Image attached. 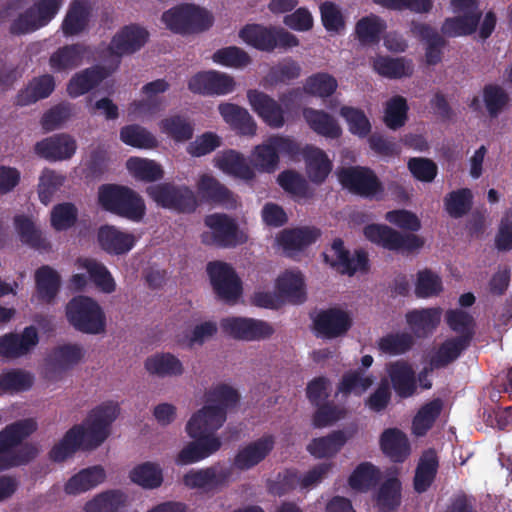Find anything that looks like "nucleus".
Masks as SVG:
<instances>
[{
  "label": "nucleus",
  "mask_w": 512,
  "mask_h": 512,
  "mask_svg": "<svg viewBox=\"0 0 512 512\" xmlns=\"http://www.w3.org/2000/svg\"><path fill=\"white\" fill-rule=\"evenodd\" d=\"M204 223L212 230V234H204L202 241L209 244L208 238H212L213 243L221 248H232L244 244L247 236L240 231L237 223L226 214L214 213L207 215Z\"/></svg>",
  "instance_id": "nucleus-14"
},
{
  "label": "nucleus",
  "mask_w": 512,
  "mask_h": 512,
  "mask_svg": "<svg viewBox=\"0 0 512 512\" xmlns=\"http://www.w3.org/2000/svg\"><path fill=\"white\" fill-rule=\"evenodd\" d=\"M279 185L288 193L305 200H310L314 197L315 192L308 183V181L298 172L293 170H286L278 176Z\"/></svg>",
  "instance_id": "nucleus-54"
},
{
  "label": "nucleus",
  "mask_w": 512,
  "mask_h": 512,
  "mask_svg": "<svg viewBox=\"0 0 512 512\" xmlns=\"http://www.w3.org/2000/svg\"><path fill=\"white\" fill-rule=\"evenodd\" d=\"M88 18L89 11L86 5L82 1H74L62 22L64 35L74 36L81 33L87 26Z\"/></svg>",
  "instance_id": "nucleus-58"
},
{
  "label": "nucleus",
  "mask_w": 512,
  "mask_h": 512,
  "mask_svg": "<svg viewBox=\"0 0 512 512\" xmlns=\"http://www.w3.org/2000/svg\"><path fill=\"white\" fill-rule=\"evenodd\" d=\"M66 318L77 330L97 335L105 331L106 317L100 305L90 297H73L66 305Z\"/></svg>",
  "instance_id": "nucleus-5"
},
{
  "label": "nucleus",
  "mask_w": 512,
  "mask_h": 512,
  "mask_svg": "<svg viewBox=\"0 0 512 512\" xmlns=\"http://www.w3.org/2000/svg\"><path fill=\"white\" fill-rule=\"evenodd\" d=\"M215 295L226 303H235L243 292L242 281L235 269L223 261H211L206 266Z\"/></svg>",
  "instance_id": "nucleus-11"
},
{
  "label": "nucleus",
  "mask_w": 512,
  "mask_h": 512,
  "mask_svg": "<svg viewBox=\"0 0 512 512\" xmlns=\"http://www.w3.org/2000/svg\"><path fill=\"white\" fill-rule=\"evenodd\" d=\"M276 290L283 302L301 304L306 300L304 279L300 273L284 272L276 280Z\"/></svg>",
  "instance_id": "nucleus-39"
},
{
  "label": "nucleus",
  "mask_w": 512,
  "mask_h": 512,
  "mask_svg": "<svg viewBox=\"0 0 512 512\" xmlns=\"http://www.w3.org/2000/svg\"><path fill=\"white\" fill-rule=\"evenodd\" d=\"M470 345L467 337L447 338L431 356L430 365L435 369L445 368L456 361Z\"/></svg>",
  "instance_id": "nucleus-36"
},
{
  "label": "nucleus",
  "mask_w": 512,
  "mask_h": 512,
  "mask_svg": "<svg viewBox=\"0 0 512 512\" xmlns=\"http://www.w3.org/2000/svg\"><path fill=\"white\" fill-rule=\"evenodd\" d=\"M445 321L448 327L458 335L456 337H467L471 344L476 329L474 317L463 309H449L445 313Z\"/></svg>",
  "instance_id": "nucleus-50"
},
{
  "label": "nucleus",
  "mask_w": 512,
  "mask_h": 512,
  "mask_svg": "<svg viewBox=\"0 0 512 512\" xmlns=\"http://www.w3.org/2000/svg\"><path fill=\"white\" fill-rule=\"evenodd\" d=\"M386 23L378 16L371 14L361 18L355 26V33L363 45L378 44Z\"/></svg>",
  "instance_id": "nucleus-52"
},
{
  "label": "nucleus",
  "mask_w": 512,
  "mask_h": 512,
  "mask_svg": "<svg viewBox=\"0 0 512 512\" xmlns=\"http://www.w3.org/2000/svg\"><path fill=\"white\" fill-rule=\"evenodd\" d=\"M159 127L162 133L176 142L188 141L194 134L192 122L188 117L180 114H174L162 119Z\"/></svg>",
  "instance_id": "nucleus-47"
},
{
  "label": "nucleus",
  "mask_w": 512,
  "mask_h": 512,
  "mask_svg": "<svg viewBox=\"0 0 512 512\" xmlns=\"http://www.w3.org/2000/svg\"><path fill=\"white\" fill-rule=\"evenodd\" d=\"M79 265L87 271L90 280L103 292L112 293L115 290V281L103 263L96 259L85 258L79 259Z\"/></svg>",
  "instance_id": "nucleus-53"
},
{
  "label": "nucleus",
  "mask_w": 512,
  "mask_h": 512,
  "mask_svg": "<svg viewBox=\"0 0 512 512\" xmlns=\"http://www.w3.org/2000/svg\"><path fill=\"white\" fill-rule=\"evenodd\" d=\"M441 320L440 308L414 309L406 314V321L415 336L427 337L438 327Z\"/></svg>",
  "instance_id": "nucleus-35"
},
{
  "label": "nucleus",
  "mask_w": 512,
  "mask_h": 512,
  "mask_svg": "<svg viewBox=\"0 0 512 512\" xmlns=\"http://www.w3.org/2000/svg\"><path fill=\"white\" fill-rule=\"evenodd\" d=\"M373 384V378L367 376L361 369L349 371L343 374L338 383L337 390L343 395L351 393L360 396L366 392Z\"/></svg>",
  "instance_id": "nucleus-62"
},
{
  "label": "nucleus",
  "mask_w": 512,
  "mask_h": 512,
  "mask_svg": "<svg viewBox=\"0 0 512 512\" xmlns=\"http://www.w3.org/2000/svg\"><path fill=\"white\" fill-rule=\"evenodd\" d=\"M305 161L306 175L313 184L321 185L332 172L333 163L324 150L313 145H306L300 149Z\"/></svg>",
  "instance_id": "nucleus-25"
},
{
  "label": "nucleus",
  "mask_w": 512,
  "mask_h": 512,
  "mask_svg": "<svg viewBox=\"0 0 512 512\" xmlns=\"http://www.w3.org/2000/svg\"><path fill=\"white\" fill-rule=\"evenodd\" d=\"M14 226L23 244L36 249H45L48 247L49 243L30 217L26 215H16L14 217Z\"/></svg>",
  "instance_id": "nucleus-49"
},
{
  "label": "nucleus",
  "mask_w": 512,
  "mask_h": 512,
  "mask_svg": "<svg viewBox=\"0 0 512 512\" xmlns=\"http://www.w3.org/2000/svg\"><path fill=\"white\" fill-rule=\"evenodd\" d=\"M412 31L426 43L425 58L428 65H437L442 60L446 40L429 24L418 23Z\"/></svg>",
  "instance_id": "nucleus-37"
},
{
  "label": "nucleus",
  "mask_w": 512,
  "mask_h": 512,
  "mask_svg": "<svg viewBox=\"0 0 512 512\" xmlns=\"http://www.w3.org/2000/svg\"><path fill=\"white\" fill-rule=\"evenodd\" d=\"M302 114L309 128L316 134L330 139H337L341 136L342 129L340 125L329 113L306 107Z\"/></svg>",
  "instance_id": "nucleus-33"
},
{
  "label": "nucleus",
  "mask_w": 512,
  "mask_h": 512,
  "mask_svg": "<svg viewBox=\"0 0 512 512\" xmlns=\"http://www.w3.org/2000/svg\"><path fill=\"white\" fill-rule=\"evenodd\" d=\"M198 192L200 196L210 203L224 204L231 199V192L215 177L204 174L198 182Z\"/></svg>",
  "instance_id": "nucleus-56"
},
{
  "label": "nucleus",
  "mask_w": 512,
  "mask_h": 512,
  "mask_svg": "<svg viewBox=\"0 0 512 512\" xmlns=\"http://www.w3.org/2000/svg\"><path fill=\"white\" fill-rule=\"evenodd\" d=\"M120 139L126 145L141 149H152L158 145L156 137L147 129L137 124L122 127Z\"/></svg>",
  "instance_id": "nucleus-60"
},
{
  "label": "nucleus",
  "mask_w": 512,
  "mask_h": 512,
  "mask_svg": "<svg viewBox=\"0 0 512 512\" xmlns=\"http://www.w3.org/2000/svg\"><path fill=\"white\" fill-rule=\"evenodd\" d=\"M239 400L238 391L227 384H218L206 393L207 404L193 414L186 425V432L194 441L178 453L177 464L197 463L221 448L220 438L213 434L223 426L228 410L235 408Z\"/></svg>",
  "instance_id": "nucleus-1"
},
{
  "label": "nucleus",
  "mask_w": 512,
  "mask_h": 512,
  "mask_svg": "<svg viewBox=\"0 0 512 512\" xmlns=\"http://www.w3.org/2000/svg\"><path fill=\"white\" fill-rule=\"evenodd\" d=\"M414 344L413 336L406 332L389 333L377 342L379 351L388 355H402L408 352Z\"/></svg>",
  "instance_id": "nucleus-63"
},
{
  "label": "nucleus",
  "mask_w": 512,
  "mask_h": 512,
  "mask_svg": "<svg viewBox=\"0 0 512 512\" xmlns=\"http://www.w3.org/2000/svg\"><path fill=\"white\" fill-rule=\"evenodd\" d=\"M218 167L224 172L244 180L255 177L254 170L247 164L245 158L235 150H228L217 160Z\"/></svg>",
  "instance_id": "nucleus-51"
},
{
  "label": "nucleus",
  "mask_w": 512,
  "mask_h": 512,
  "mask_svg": "<svg viewBox=\"0 0 512 512\" xmlns=\"http://www.w3.org/2000/svg\"><path fill=\"white\" fill-rule=\"evenodd\" d=\"M97 240L101 249L110 255L126 254L135 245L133 234L120 231L111 225H103L98 229Z\"/></svg>",
  "instance_id": "nucleus-27"
},
{
  "label": "nucleus",
  "mask_w": 512,
  "mask_h": 512,
  "mask_svg": "<svg viewBox=\"0 0 512 512\" xmlns=\"http://www.w3.org/2000/svg\"><path fill=\"white\" fill-rule=\"evenodd\" d=\"M239 36L248 45L260 51H273L276 47L292 48L298 46L297 37L287 31H275L259 24L246 25L240 30Z\"/></svg>",
  "instance_id": "nucleus-12"
},
{
  "label": "nucleus",
  "mask_w": 512,
  "mask_h": 512,
  "mask_svg": "<svg viewBox=\"0 0 512 512\" xmlns=\"http://www.w3.org/2000/svg\"><path fill=\"white\" fill-rule=\"evenodd\" d=\"M119 414V406L112 401L103 402L90 411L82 424L71 427L49 452L54 462H63L79 449L99 447L109 436L112 423Z\"/></svg>",
  "instance_id": "nucleus-2"
},
{
  "label": "nucleus",
  "mask_w": 512,
  "mask_h": 512,
  "mask_svg": "<svg viewBox=\"0 0 512 512\" xmlns=\"http://www.w3.org/2000/svg\"><path fill=\"white\" fill-rule=\"evenodd\" d=\"M146 192L158 206L180 213H192L198 206L194 192L185 185L160 183L149 186Z\"/></svg>",
  "instance_id": "nucleus-10"
},
{
  "label": "nucleus",
  "mask_w": 512,
  "mask_h": 512,
  "mask_svg": "<svg viewBox=\"0 0 512 512\" xmlns=\"http://www.w3.org/2000/svg\"><path fill=\"white\" fill-rule=\"evenodd\" d=\"M280 154L295 158L300 154V145L289 136L273 135L254 148L252 161L258 170L270 173L277 168Z\"/></svg>",
  "instance_id": "nucleus-8"
},
{
  "label": "nucleus",
  "mask_w": 512,
  "mask_h": 512,
  "mask_svg": "<svg viewBox=\"0 0 512 512\" xmlns=\"http://www.w3.org/2000/svg\"><path fill=\"white\" fill-rule=\"evenodd\" d=\"M115 70L116 67L111 65H94L86 68L72 76L67 85V92L72 98L82 96L98 86Z\"/></svg>",
  "instance_id": "nucleus-24"
},
{
  "label": "nucleus",
  "mask_w": 512,
  "mask_h": 512,
  "mask_svg": "<svg viewBox=\"0 0 512 512\" xmlns=\"http://www.w3.org/2000/svg\"><path fill=\"white\" fill-rule=\"evenodd\" d=\"M105 478V470L99 465L82 469L67 481L65 492L69 495L86 492L104 482Z\"/></svg>",
  "instance_id": "nucleus-38"
},
{
  "label": "nucleus",
  "mask_w": 512,
  "mask_h": 512,
  "mask_svg": "<svg viewBox=\"0 0 512 512\" xmlns=\"http://www.w3.org/2000/svg\"><path fill=\"white\" fill-rule=\"evenodd\" d=\"M218 110L224 121L238 134L253 136L257 125L247 109L233 103H222Z\"/></svg>",
  "instance_id": "nucleus-30"
},
{
  "label": "nucleus",
  "mask_w": 512,
  "mask_h": 512,
  "mask_svg": "<svg viewBox=\"0 0 512 512\" xmlns=\"http://www.w3.org/2000/svg\"><path fill=\"white\" fill-rule=\"evenodd\" d=\"M87 47L82 43H74L59 47L49 58V65L55 72L69 71L81 65Z\"/></svg>",
  "instance_id": "nucleus-34"
},
{
  "label": "nucleus",
  "mask_w": 512,
  "mask_h": 512,
  "mask_svg": "<svg viewBox=\"0 0 512 512\" xmlns=\"http://www.w3.org/2000/svg\"><path fill=\"white\" fill-rule=\"evenodd\" d=\"M392 387L400 398L411 397L417 389L415 372L406 361L390 363L387 368Z\"/></svg>",
  "instance_id": "nucleus-31"
},
{
  "label": "nucleus",
  "mask_w": 512,
  "mask_h": 512,
  "mask_svg": "<svg viewBox=\"0 0 512 512\" xmlns=\"http://www.w3.org/2000/svg\"><path fill=\"white\" fill-rule=\"evenodd\" d=\"M382 452L394 463L405 462L411 454L407 435L399 428L385 429L379 439Z\"/></svg>",
  "instance_id": "nucleus-26"
},
{
  "label": "nucleus",
  "mask_w": 512,
  "mask_h": 512,
  "mask_svg": "<svg viewBox=\"0 0 512 512\" xmlns=\"http://www.w3.org/2000/svg\"><path fill=\"white\" fill-rule=\"evenodd\" d=\"M144 366L149 374L161 378L177 377L184 372L182 362L171 353L152 355L145 360Z\"/></svg>",
  "instance_id": "nucleus-41"
},
{
  "label": "nucleus",
  "mask_w": 512,
  "mask_h": 512,
  "mask_svg": "<svg viewBox=\"0 0 512 512\" xmlns=\"http://www.w3.org/2000/svg\"><path fill=\"white\" fill-rule=\"evenodd\" d=\"M325 264L341 275L353 276L357 272L369 270L368 254L363 249H356L353 254L346 248L341 238H335L322 252Z\"/></svg>",
  "instance_id": "nucleus-7"
},
{
  "label": "nucleus",
  "mask_w": 512,
  "mask_h": 512,
  "mask_svg": "<svg viewBox=\"0 0 512 512\" xmlns=\"http://www.w3.org/2000/svg\"><path fill=\"white\" fill-rule=\"evenodd\" d=\"M55 89V79L50 74L34 77L27 86L18 91L14 104L24 107L49 97Z\"/></svg>",
  "instance_id": "nucleus-29"
},
{
  "label": "nucleus",
  "mask_w": 512,
  "mask_h": 512,
  "mask_svg": "<svg viewBox=\"0 0 512 512\" xmlns=\"http://www.w3.org/2000/svg\"><path fill=\"white\" fill-rule=\"evenodd\" d=\"M364 236L371 242L391 251L412 253L424 246V239L413 233L403 234L387 225L369 224Z\"/></svg>",
  "instance_id": "nucleus-9"
},
{
  "label": "nucleus",
  "mask_w": 512,
  "mask_h": 512,
  "mask_svg": "<svg viewBox=\"0 0 512 512\" xmlns=\"http://www.w3.org/2000/svg\"><path fill=\"white\" fill-rule=\"evenodd\" d=\"M439 468V459L434 449L425 450L415 469L414 490L421 494L426 492L434 482Z\"/></svg>",
  "instance_id": "nucleus-32"
},
{
  "label": "nucleus",
  "mask_w": 512,
  "mask_h": 512,
  "mask_svg": "<svg viewBox=\"0 0 512 512\" xmlns=\"http://www.w3.org/2000/svg\"><path fill=\"white\" fill-rule=\"evenodd\" d=\"M275 438L271 434L263 435L238 450L233 466L240 471H247L261 463L274 449Z\"/></svg>",
  "instance_id": "nucleus-20"
},
{
  "label": "nucleus",
  "mask_w": 512,
  "mask_h": 512,
  "mask_svg": "<svg viewBox=\"0 0 512 512\" xmlns=\"http://www.w3.org/2000/svg\"><path fill=\"white\" fill-rule=\"evenodd\" d=\"M37 428L33 419H23L0 431V471L19 467L34 460L39 451L32 443H24Z\"/></svg>",
  "instance_id": "nucleus-3"
},
{
  "label": "nucleus",
  "mask_w": 512,
  "mask_h": 512,
  "mask_svg": "<svg viewBox=\"0 0 512 512\" xmlns=\"http://www.w3.org/2000/svg\"><path fill=\"white\" fill-rule=\"evenodd\" d=\"M247 99L253 111L269 127L278 129L285 124V111L280 103L257 89L247 91Z\"/></svg>",
  "instance_id": "nucleus-19"
},
{
  "label": "nucleus",
  "mask_w": 512,
  "mask_h": 512,
  "mask_svg": "<svg viewBox=\"0 0 512 512\" xmlns=\"http://www.w3.org/2000/svg\"><path fill=\"white\" fill-rule=\"evenodd\" d=\"M127 495L118 489L107 490L96 495L85 504L86 512H120L126 507Z\"/></svg>",
  "instance_id": "nucleus-43"
},
{
  "label": "nucleus",
  "mask_w": 512,
  "mask_h": 512,
  "mask_svg": "<svg viewBox=\"0 0 512 512\" xmlns=\"http://www.w3.org/2000/svg\"><path fill=\"white\" fill-rule=\"evenodd\" d=\"M320 236V229L304 226L283 230L277 237V241L283 250L290 254L291 252L304 250L315 243Z\"/></svg>",
  "instance_id": "nucleus-28"
},
{
  "label": "nucleus",
  "mask_w": 512,
  "mask_h": 512,
  "mask_svg": "<svg viewBox=\"0 0 512 512\" xmlns=\"http://www.w3.org/2000/svg\"><path fill=\"white\" fill-rule=\"evenodd\" d=\"M337 176L344 188L361 197L371 198L384 191L381 181L369 167H343L337 172Z\"/></svg>",
  "instance_id": "nucleus-13"
},
{
  "label": "nucleus",
  "mask_w": 512,
  "mask_h": 512,
  "mask_svg": "<svg viewBox=\"0 0 512 512\" xmlns=\"http://www.w3.org/2000/svg\"><path fill=\"white\" fill-rule=\"evenodd\" d=\"M130 479L145 489H155L163 482L162 469L158 464L145 462L132 469Z\"/></svg>",
  "instance_id": "nucleus-57"
},
{
  "label": "nucleus",
  "mask_w": 512,
  "mask_h": 512,
  "mask_svg": "<svg viewBox=\"0 0 512 512\" xmlns=\"http://www.w3.org/2000/svg\"><path fill=\"white\" fill-rule=\"evenodd\" d=\"M232 475L230 468L211 466L190 470L183 476V483L190 489L213 490L226 485Z\"/></svg>",
  "instance_id": "nucleus-23"
},
{
  "label": "nucleus",
  "mask_w": 512,
  "mask_h": 512,
  "mask_svg": "<svg viewBox=\"0 0 512 512\" xmlns=\"http://www.w3.org/2000/svg\"><path fill=\"white\" fill-rule=\"evenodd\" d=\"M346 442L345 433L337 430L327 436L313 439L307 446V450L316 458L332 457L341 450Z\"/></svg>",
  "instance_id": "nucleus-45"
},
{
  "label": "nucleus",
  "mask_w": 512,
  "mask_h": 512,
  "mask_svg": "<svg viewBox=\"0 0 512 512\" xmlns=\"http://www.w3.org/2000/svg\"><path fill=\"white\" fill-rule=\"evenodd\" d=\"M66 176L50 168H45L38 183V197L42 204L48 205L54 194L64 185Z\"/></svg>",
  "instance_id": "nucleus-61"
},
{
  "label": "nucleus",
  "mask_w": 512,
  "mask_h": 512,
  "mask_svg": "<svg viewBox=\"0 0 512 512\" xmlns=\"http://www.w3.org/2000/svg\"><path fill=\"white\" fill-rule=\"evenodd\" d=\"M169 83L165 79H157L145 84L142 93L146 99L134 101L132 108L134 112L155 113L161 109L162 101L156 95L165 93L169 89Z\"/></svg>",
  "instance_id": "nucleus-44"
},
{
  "label": "nucleus",
  "mask_w": 512,
  "mask_h": 512,
  "mask_svg": "<svg viewBox=\"0 0 512 512\" xmlns=\"http://www.w3.org/2000/svg\"><path fill=\"white\" fill-rule=\"evenodd\" d=\"M162 21L169 30L183 35L205 31L213 24L208 11L194 4H181L165 11Z\"/></svg>",
  "instance_id": "nucleus-6"
},
{
  "label": "nucleus",
  "mask_w": 512,
  "mask_h": 512,
  "mask_svg": "<svg viewBox=\"0 0 512 512\" xmlns=\"http://www.w3.org/2000/svg\"><path fill=\"white\" fill-rule=\"evenodd\" d=\"M77 144L68 134H56L37 142L35 153L48 161H62L70 159L76 152Z\"/></svg>",
  "instance_id": "nucleus-22"
},
{
  "label": "nucleus",
  "mask_w": 512,
  "mask_h": 512,
  "mask_svg": "<svg viewBox=\"0 0 512 512\" xmlns=\"http://www.w3.org/2000/svg\"><path fill=\"white\" fill-rule=\"evenodd\" d=\"M380 479V471L370 462L359 464L348 479L350 487L366 492L375 487Z\"/></svg>",
  "instance_id": "nucleus-59"
},
{
  "label": "nucleus",
  "mask_w": 512,
  "mask_h": 512,
  "mask_svg": "<svg viewBox=\"0 0 512 512\" xmlns=\"http://www.w3.org/2000/svg\"><path fill=\"white\" fill-rule=\"evenodd\" d=\"M235 85L232 76L216 70L197 72L188 80V89L203 96L227 95Z\"/></svg>",
  "instance_id": "nucleus-16"
},
{
  "label": "nucleus",
  "mask_w": 512,
  "mask_h": 512,
  "mask_svg": "<svg viewBox=\"0 0 512 512\" xmlns=\"http://www.w3.org/2000/svg\"><path fill=\"white\" fill-rule=\"evenodd\" d=\"M37 298L50 304L56 298L60 285V275L48 265L41 266L35 272Z\"/></svg>",
  "instance_id": "nucleus-40"
},
{
  "label": "nucleus",
  "mask_w": 512,
  "mask_h": 512,
  "mask_svg": "<svg viewBox=\"0 0 512 512\" xmlns=\"http://www.w3.org/2000/svg\"><path fill=\"white\" fill-rule=\"evenodd\" d=\"M224 333L234 339L253 341L269 338L273 327L263 320L243 317H228L220 322Z\"/></svg>",
  "instance_id": "nucleus-17"
},
{
  "label": "nucleus",
  "mask_w": 512,
  "mask_h": 512,
  "mask_svg": "<svg viewBox=\"0 0 512 512\" xmlns=\"http://www.w3.org/2000/svg\"><path fill=\"white\" fill-rule=\"evenodd\" d=\"M473 206V193L469 188H460L448 193L444 198V207L454 219L465 216Z\"/></svg>",
  "instance_id": "nucleus-55"
},
{
  "label": "nucleus",
  "mask_w": 512,
  "mask_h": 512,
  "mask_svg": "<svg viewBox=\"0 0 512 512\" xmlns=\"http://www.w3.org/2000/svg\"><path fill=\"white\" fill-rule=\"evenodd\" d=\"M480 24L478 15L458 14L454 17H448L441 26V33L449 38L460 36H469L477 31Z\"/></svg>",
  "instance_id": "nucleus-48"
},
{
  "label": "nucleus",
  "mask_w": 512,
  "mask_h": 512,
  "mask_svg": "<svg viewBox=\"0 0 512 512\" xmlns=\"http://www.w3.org/2000/svg\"><path fill=\"white\" fill-rule=\"evenodd\" d=\"M98 203L103 210L136 223L146 214L141 195L124 185L102 184L98 188Z\"/></svg>",
  "instance_id": "nucleus-4"
},
{
  "label": "nucleus",
  "mask_w": 512,
  "mask_h": 512,
  "mask_svg": "<svg viewBox=\"0 0 512 512\" xmlns=\"http://www.w3.org/2000/svg\"><path fill=\"white\" fill-rule=\"evenodd\" d=\"M149 33L146 29L130 24L122 27L111 39L108 52L116 58L112 67L118 68L120 58L139 51L147 42Z\"/></svg>",
  "instance_id": "nucleus-15"
},
{
  "label": "nucleus",
  "mask_w": 512,
  "mask_h": 512,
  "mask_svg": "<svg viewBox=\"0 0 512 512\" xmlns=\"http://www.w3.org/2000/svg\"><path fill=\"white\" fill-rule=\"evenodd\" d=\"M39 342L34 326L25 327L21 334L7 333L0 337V356L16 359L28 354Z\"/></svg>",
  "instance_id": "nucleus-21"
},
{
  "label": "nucleus",
  "mask_w": 512,
  "mask_h": 512,
  "mask_svg": "<svg viewBox=\"0 0 512 512\" xmlns=\"http://www.w3.org/2000/svg\"><path fill=\"white\" fill-rule=\"evenodd\" d=\"M483 102L490 117H497L509 104L507 91L498 84H486L482 92Z\"/></svg>",
  "instance_id": "nucleus-64"
},
{
  "label": "nucleus",
  "mask_w": 512,
  "mask_h": 512,
  "mask_svg": "<svg viewBox=\"0 0 512 512\" xmlns=\"http://www.w3.org/2000/svg\"><path fill=\"white\" fill-rule=\"evenodd\" d=\"M402 484L397 477L386 479L379 487L376 505L379 512H393L401 504Z\"/></svg>",
  "instance_id": "nucleus-46"
},
{
  "label": "nucleus",
  "mask_w": 512,
  "mask_h": 512,
  "mask_svg": "<svg viewBox=\"0 0 512 512\" xmlns=\"http://www.w3.org/2000/svg\"><path fill=\"white\" fill-rule=\"evenodd\" d=\"M313 326L317 336L334 339L345 335L350 330L352 318L348 312L340 308H328L316 315Z\"/></svg>",
  "instance_id": "nucleus-18"
},
{
  "label": "nucleus",
  "mask_w": 512,
  "mask_h": 512,
  "mask_svg": "<svg viewBox=\"0 0 512 512\" xmlns=\"http://www.w3.org/2000/svg\"><path fill=\"white\" fill-rule=\"evenodd\" d=\"M443 410L441 398H435L422 405L412 419V433L423 437L433 427Z\"/></svg>",
  "instance_id": "nucleus-42"
}]
</instances>
